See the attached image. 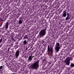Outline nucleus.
<instances>
[{
  "label": "nucleus",
  "mask_w": 74,
  "mask_h": 74,
  "mask_svg": "<svg viewBox=\"0 0 74 74\" xmlns=\"http://www.w3.org/2000/svg\"><path fill=\"white\" fill-rule=\"evenodd\" d=\"M30 40H29V39L28 38L27 40V42H29V41H30Z\"/></svg>",
  "instance_id": "obj_19"
},
{
  "label": "nucleus",
  "mask_w": 74,
  "mask_h": 74,
  "mask_svg": "<svg viewBox=\"0 0 74 74\" xmlns=\"http://www.w3.org/2000/svg\"><path fill=\"white\" fill-rule=\"evenodd\" d=\"M12 45H13V44H11L10 46H11V47H12Z\"/></svg>",
  "instance_id": "obj_23"
},
{
  "label": "nucleus",
  "mask_w": 74,
  "mask_h": 74,
  "mask_svg": "<svg viewBox=\"0 0 74 74\" xmlns=\"http://www.w3.org/2000/svg\"><path fill=\"white\" fill-rule=\"evenodd\" d=\"M67 16L65 18V21H67L68 19H69V18H70L69 16H70V14L68 13H67Z\"/></svg>",
  "instance_id": "obj_10"
},
{
  "label": "nucleus",
  "mask_w": 74,
  "mask_h": 74,
  "mask_svg": "<svg viewBox=\"0 0 74 74\" xmlns=\"http://www.w3.org/2000/svg\"><path fill=\"white\" fill-rule=\"evenodd\" d=\"M28 49V48H26L25 49V50H27Z\"/></svg>",
  "instance_id": "obj_24"
},
{
  "label": "nucleus",
  "mask_w": 74,
  "mask_h": 74,
  "mask_svg": "<svg viewBox=\"0 0 74 74\" xmlns=\"http://www.w3.org/2000/svg\"><path fill=\"white\" fill-rule=\"evenodd\" d=\"M60 45L59 43H57L56 45V47L55 49L56 50V52L57 53L58 52V51H59V49H60V47H59Z\"/></svg>",
  "instance_id": "obj_3"
},
{
  "label": "nucleus",
  "mask_w": 74,
  "mask_h": 74,
  "mask_svg": "<svg viewBox=\"0 0 74 74\" xmlns=\"http://www.w3.org/2000/svg\"><path fill=\"white\" fill-rule=\"evenodd\" d=\"M71 64L70 65L71 67H74V64L72 63H71Z\"/></svg>",
  "instance_id": "obj_13"
},
{
  "label": "nucleus",
  "mask_w": 74,
  "mask_h": 74,
  "mask_svg": "<svg viewBox=\"0 0 74 74\" xmlns=\"http://www.w3.org/2000/svg\"><path fill=\"white\" fill-rule=\"evenodd\" d=\"M28 42H27V40H25L23 42V45H27V44H28Z\"/></svg>",
  "instance_id": "obj_11"
},
{
  "label": "nucleus",
  "mask_w": 74,
  "mask_h": 74,
  "mask_svg": "<svg viewBox=\"0 0 74 74\" xmlns=\"http://www.w3.org/2000/svg\"><path fill=\"white\" fill-rule=\"evenodd\" d=\"M16 58H18V57L19 56V49H18L16 52L15 53Z\"/></svg>",
  "instance_id": "obj_7"
},
{
  "label": "nucleus",
  "mask_w": 74,
  "mask_h": 74,
  "mask_svg": "<svg viewBox=\"0 0 74 74\" xmlns=\"http://www.w3.org/2000/svg\"><path fill=\"white\" fill-rule=\"evenodd\" d=\"M6 18H8V15H7L6 16Z\"/></svg>",
  "instance_id": "obj_26"
},
{
  "label": "nucleus",
  "mask_w": 74,
  "mask_h": 74,
  "mask_svg": "<svg viewBox=\"0 0 74 74\" xmlns=\"http://www.w3.org/2000/svg\"><path fill=\"white\" fill-rule=\"evenodd\" d=\"M27 36H28V35H25L23 38L24 39H28V37H27Z\"/></svg>",
  "instance_id": "obj_12"
},
{
  "label": "nucleus",
  "mask_w": 74,
  "mask_h": 74,
  "mask_svg": "<svg viewBox=\"0 0 74 74\" xmlns=\"http://www.w3.org/2000/svg\"><path fill=\"white\" fill-rule=\"evenodd\" d=\"M22 21L20 19L18 21V24H22Z\"/></svg>",
  "instance_id": "obj_14"
},
{
  "label": "nucleus",
  "mask_w": 74,
  "mask_h": 74,
  "mask_svg": "<svg viewBox=\"0 0 74 74\" xmlns=\"http://www.w3.org/2000/svg\"><path fill=\"white\" fill-rule=\"evenodd\" d=\"M1 21H2V22H5V20L4 19V18H3L2 19H0Z\"/></svg>",
  "instance_id": "obj_15"
},
{
  "label": "nucleus",
  "mask_w": 74,
  "mask_h": 74,
  "mask_svg": "<svg viewBox=\"0 0 74 74\" xmlns=\"http://www.w3.org/2000/svg\"><path fill=\"white\" fill-rule=\"evenodd\" d=\"M7 17H6L5 18H4V19H5V21L6 20V19H7Z\"/></svg>",
  "instance_id": "obj_21"
},
{
  "label": "nucleus",
  "mask_w": 74,
  "mask_h": 74,
  "mask_svg": "<svg viewBox=\"0 0 74 74\" xmlns=\"http://www.w3.org/2000/svg\"><path fill=\"white\" fill-rule=\"evenodd\" d=\"M62 6H64V5H62Z\"/></svg>",
  "instance_id": "obj_31"
},
{
  "label": "nucleus",
  "mask_w": 74,
  "mask_h": 74,
  "mask_svg": "<svg viewBox=\"0 0 74 74\" xmlns=\"http://www.w3.org/2000/svg\"><path fill=\"white\" fill-rule=\"evenodd\" d=\"M31 50H32H32H33V49H32Z\"/></svg>",
  "instance_id": "obj_34"
},
{
  "label": "nucleus",
  "mask_w": 74,
  "mask_h": 74,
  "mask_svg": "<svg viewBox=\"0 0 74 74\" xmlns=\"http://www.w3.org/2000/svg\"><path fill=\"white\" fill-rule=\"evenodd\" d=\"M63 55V54H61V55Z\"/></svg>",
  "instance_id": "obj_33"
},
{
  "label": "nucleus",
  "mask_w": 74,
  "mask_h": 74,
  "mask_svg": "<svg viewBox=\"0 0 74 74\" xmlns=\"http://www.w3.org/2000/svg\"><path fill=\"white\" fill-rule=\"evenodd\" d=\"M42 43H44V40H42Z\"/></svg>",
  "instance_id": "obj_28"
},
{
  "label": "nucleus",
  "mask_w": 74,
  "mask_h": 74,
  "mask_svg": "<svg viewBox=\"0 0 74 74\" xmlns=\"http://www.w3.org/2000/svg\"><path fill=\"white\" fill-rule=\"evenodd\" d=\"M60 11H61L60 12V13H61L62 12V10H60Z\"/></svg>",
  "instance_id": "obj_27"
},
{
  "label": "nucleus",
  "mask_w": 74,
  "mask_h": 74,
  "mask_svg": "<svg viewBox=\"0 0 74 74\" xmlns=\"http://www.w3.org/2000/svg\"><path fill=\"white\" fill-rule=\"evenodd\" d=\"M31 68L32 69H34L35 70H37L39 67L40 65L39 64V60L36 61L35 62L33 63L31 66Z\"/></svg>",
  "instance_id": "obj_1"
},
{
  "label": "nucleus",
  "mask_w": 74,
  "mask_h": 74,
  "mask_svg": "<svg viewBox=\"0 0 74 74\" xmlns=\"http://www.w3.org/2000/svg\"><path fill=\"white\" fill-rule=\"evenodd\" d=\"M70 59H69L68 58H66L65 60V64L69 66L70 65Z\"/></svg>",
  "instance_id": "obj_5"
},
{
  "label": "nucleus",
  "mask_w": 74,
  "mask_h": 74,
  "mask_svg": "<svg viewBox=\"0 0 74 74\" xmlns=\"http://www.w3.org/2000/svg\"><path fill=\"white\" fill-rule=\"evenodd\" d=\"M70 68V67L69 68Z\"/></svg>",
  "instance_id": "obj_36"
},
{
  "label": "nucleus",
  "mask_w": 74,
  "mask_h": 74,
  "mask_svg": "<svg viewBox=\"0 0 74 74\" xmlns=\"http://www.w3.org/2000/svg\"><path fill=\"white\" fill-rule=\"evenodd\" d=\"M2 40H3V39H2V38H1L0 40V42H2Z\"/></svg>",
  "instance_id": "obj_18"
},
{
  "label": "nucleus",
  "mask_w": 74,
  "mask_h": 74,
  "mask_svg": "<svg viewBox=\"0 0 74 74\" xmlns=\"http://www.w3.org/2000/svg\"><path fill=\"white\" fill-rule=\"evenodd\" d=\"M32 55H31L30 56H29L28 60L29 61V62H31L32 60H33V59L32 58H34V56H32Z\"/></svg>",
  "instance_id": "obj_8"
},
{
  "label": "nucleus",
  "mask_w": 74,
  "mask_h": 74,
  "mask_svg": "<svg viewBox=\"0 0 74 74\" xmlns=\"http://www.w3.org/2000/svg\"><path fill=\"white\" fill-rule=\"evenodd\" d=\"M8 25H9V21L7 22L6 23V24L5 26V29L6 30L7 29H8Z\"/></svg>",
  "instance_id": "obj_9"
},
{
  "label": "nucleus",
  "mask_w": 74,
  "mask_h": 74,
  "mask_svg": "<svg viewBox=\"0 0 74 74\" xmlns=\"http://www.w3.org/2000/svg\"><path fill=\"white\" fill-rule=\"evenodd\" d=\"M19 73H21V72H19Z\"/></svg>",
  "instance_id": "obj_32"
},
{
  "label": "nucleus",
  "mask_w": 74,
  "mask_h": 74,
  "mask_svg": "<svg viewBox=\"0 0 74 74\" xmlns=\"http://www.w3.org/2000/svg\"><path fill=\"white\" fill-rule=\"evenodd\" d=\"M19 16V14L18 15V16H17V18H18V17Z\"/></svg>",
  "instance_id": "obj_22"
},
{
  "label": "nucleus",
  "mask_w": 74,
  "mask_h": 74,
  "mask_svg": "<svg viewBox=\"0 0 74 74\" xmlns=\"http://www.w3.org/2000/svg\"><path fill=\"white\" fill-rule=\"evenodd\" d=\"M14 41H15V40H14Z\"/></svg>",
  "instance_id": "obj_30"
},
{
  "label": "nucleus",
  "mask_w": 74,
  "mask_h": 74,
  "mask_svg": "<svg viewBox=\"0 0 74 74\" xmlns=\"http://www.w3.org/2000/svg\"><path fill=\"white\" fill-rule=\"evenodd\" d=\"M28 48H29L30 47V44H28L27 45Z\"/></svg>",
  "instance_id": "obj_16"
},
{
  "label": "nucleus",
  "mask_w": 74,
  "mask_h": 74,
  "mask_svg": "<svg viewBox=\"0 0 74 74\" xmlns=\"http://www.w3.org/2000/svg\"><path fill=\"white\" fill-rule=\"evenodd\" d=\"M50 52L52 54L53 53V47H49V45H48L47 48V52Z\"/></svg>",
  "instance_id": "obj_4"
},
{
  "label": "nucleus",
  "mask_w": 74,
  "mask_h": 74,
  "mask_svg": "<svg viewBox=\"0 0 74 74\" xmlns=\"http://www.w3.org/2000/svg\"><path fill=\"white\" fill-rule=\"evenodd\" d=\"M10 48H9L8 49V52H9V50H10Z\"/></svg>",
  "instance_id": "obj_20"
},
{
  "label": "nucleus",
  "mask_w": 74,
  "mask_h": 74,
  "mask_svg": "<svg viewBox=\"0 0 74 74\" xmlns=\"http://www.w3.org/2000/svg\"><path fill=\"white\" fill-rule=\"evenodd\" d=\"M3 67V66H0V70H1V69H2Z\"/></svg>",
  "instance_id": "obj_17"
},
{
  "label": "nucleus",
  "mask_w": 74,
  "mask_h": 74,
  "mask_svg": "<svg viewBox=\"0 0 74 74\" xmlns=\"http://www.w3.org/2000/svg\"><path fill=\"white\" fill-rule=\"evenodd\" d=\"M46 34V29H42L40 32L38 37L39 38H41L42 37L44 36Z\"/></svg>",
  "instance_id": "obj_2"
},
{
  "label": "nucleus",
  "mask_w": 74,
  "mask_h": 74,
  "mask_svg": "<svg viewBox=\"0 0 74 74\" xmlns=\"http://www.w3.org/2000/svg\"><path fill=\"white\" fill-rule=\"evenodd\" d=\"M45 61V59L43 60V62H44Z\"/></svg>",
  "instance_id": "obj_25"
},
{
  "label": "nucleus",
  "mask_w": 74,
  "mask_h": 74,
  "mask_svg": "<svg viewBox=\"0 0 74 74\" xmlns=\"http://www.w3.org/2000/svg\"><path fill=\"white\" fill-rule=\"evenodd\" d=\"M62 18L63 17H66L67 16V12H66V10H65L63 11V14H62Z\"/></svg>",
  "instance_id": "obj_6"
},
{
  "label": "nucleus",
  "mask_w": 74,
  "mask_h": 74,
  "mask_svg": "<svg viewBox=\"0 0 74 74\" xmlns=\"http://www.w3.org/2000/svg\"><path fill=\"white\" fill-rule=\"evenodd\" d=\"M62 8H63V7H62Z\"/></svg>",
  "instance_id": "obj_35"
},
{
  "label": "nucleus",
  "mask_w": 74,
  "mask_h": 74,
  "mask_svg": "<svg viewBox=\"0 0 74 74\" xmlns=\"http://www.w3.org/2000/svg\"><path fill=\"white\" fill-rule=\"evenodd\" d=\"M58 38V36L57 37V38Z\"/></svg>",
  "instance_id": "obj_29"
}]
</instances>
